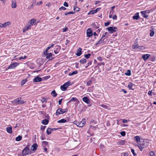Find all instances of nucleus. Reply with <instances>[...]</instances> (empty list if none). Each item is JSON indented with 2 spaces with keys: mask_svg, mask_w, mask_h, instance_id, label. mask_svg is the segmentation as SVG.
Here are the masks:
<instances>
[{
  "mask_svg": "<svg viewBox=\"0 0 156 156\" xmlns=\"http://www.w3.org/2000/svg\"><path fill=\"white\" fill-rule=\"evenodd\" d=\"M12 102L13 105H16L19 104H23L26 103V101H22L20 98H18L14 99L12 101Z\"/></svg>",
  "mask_w": 156,
  "mask_h": 156,
  "instance_id": "1",
  "label": "nucleus"
},
{
  "mask_svg": "<svg viewBox=\"0 0 156 156\" xmlns=\"http://www.w3.org/2000/svg\"><path fill=\"white\" fill-rule=\"evenodd\" d=\"M31 154V151L28 147H26L22 151V154L23 155L25 156L29 155Z\"/></svg>",
  "mask_w": 156,
  "mask_h": 156,
  "instance_id": "2",
  "label": "nucleus"
},
{
  "mask_svg": "<svg viewBox=\"0 0 156 156\" xmlns=\"http://www.w3.org/2000/svg\"><path fill=\"white\" fill-rule=\"evenodd\" d=\"M67 110L66 109H62V108H58L56 112V115H58L60 114H63L65 112H67Z\"/></svg>",
  "mask_w": 156,
  "mask_h": 156,
  "instance_id": "3",
  "label": "nucleus"
},
{
  "mask_svg": "<svg viewBox=\"0 0 156 156\" xmlns=\"http://www.w3.org/2000/svg\"><path fill=\"white\" fill-rule=\"evenodd\" d=\"M74 123L76 124L77 126L81 127L84 126L85 123V122L84 120L80 122L76 121L74 122Z\"/></svg>",
  "mask_w": 156,
  "mask_h": 156,
  "instance_id": "4",
  "label": "nucleus"
},
{
  "mask_svg": "<svg viewBox=\"0 0 156 156\" xmlns=\"http://www.w3.org/2000/svg\"><path fill=\"white\" fill-rule=\"evenodd\" d=\"M137 146L140 150L142 151L144 148L147 147V144L146 142H143L142 143L138 144Z\"/></svg>",
  "mask_w": 156,
  "mask_h": 156,
  "instance_id": "5",
  "label": "nucleus"
},
{
  "mask_svg": "<svg viewBox=\"0 0 156 156\" xmlns=\"http://www.w3.org/2000/svg\"><path fill=\"white\" fill-rule=\"evenodd\" d=\"M105 38H103L101 37V38L95 44L97 45L98 44H101V45L105 44L107 41V39L106 41L105 40Z\"/></svg>",
  "mask_w": 156,
  "mask_h": 156,
  "instance_id": "6",
  "label": "nucleus"
},
{
  "mask_svg": "<svg viewBox=\"0 0 156 156\" xmlns=\"http://www.w3.org/2000/svg\"><path fill=\"white\" fill-rule=\"evenodd\" d=\"M117 28L116 27H110L107 28V29L108 31L110 33H112L114 32H115L117 30Z\"/></svg>",
  "mask_w": 156,
  "mask_h": 156,
  "instance_id": "7",
  "label": "nucleus"
},
{
  "mask_svg": "<svg viewBox=\"0 0 156 156\" xmlns=\"http://www.w3.org/2000/svg\"><path fill=\"white\" fill-rule=\"evenodd\" d=\"M11 24L9 21L5 22L3 23H0V27H5L7 26H8Z\"/></svg>",
  "mask_w": 156,
  "mask_h": 156,
  "instance_id": "8",
  "label": "nucleus"
},
{
  "mask_svg": "<svg viewBox=\"0 0 156 156\" xmlns=\"http://www.w3.org/2000/svg\"><path fill=\"white\" fill-rule=\"evenodd\" d=\"M87 36L88 37H90L92 36L93 35V32L90 28L88 29L87 30Z\"/></svg>",
  "mask_w": 156,
  "mask_h": 156,
  "instance_id": "9",
  "label": "nucleus"
},
{
  "mask_svg": "<svg viewBox=\"0 0 156 156\" xmlns=\"http://www.w3.org/2000/svg\"><path fill=\"white\" fill-rule=\"evenodd\" d=\"M18 65V64L16 62L13 63L11 64L7 68L8 69H13L16 67Z\"/></svg>",
  "mask_w": 156,
  "mask_h": 156,
  "instance_id": "10",
  "label": "nucleus"
},
{
  "mask_svg": "<svg viewBox=\"0 0 156 156\" xmlns=\"http://www.w3.org/2000/svg\"><path fill=\"white\" fill-rule=\"evenodd\" d=\"M55 49L54 50V52L55 54L58 53L61 49V47L59 45H56L55 46Z\"/></svg>",
  "mask_w": 156,
  "mask_h": 156,
  "instance_id": "11",
  "label": "nucleus"
},
{
  "mask_svg": "<svg viewBox=\"0 0 156 156\" xmlns=\"http://www.w3.org/2000/svg\"><path fill=\"white\" fill-rule=\"evenodd\" d=\"M12 4H11V7L12 8H16V0H11Z\"/></svg>",
  "mask_w": 156,
  "mask_h": 156,
  "instance_id": "12",
  "label": "nucleus"
},
{
  "mask_svg": "<svg viewBox=\"0 0 156 156\" xmlns=\"http://www.w3.org/2000/svg\"><path fill=\"white\" fill-rule=\"evenodd\" d=\"M31 27V26L28 23L24 28L23 30V32H24L30 29Z\"/></svg>",
  "mask_w": 156,
  "mask_h": 156,
  "instance_id": "13",
  "label": "nucleus"
},
{
  "mask_svg": "<svg viewBox=\"0 0 156 156\" xmlns=\"http://www.w3.org/2000/svg\"><path fill=\"white\" fill-rule=\"evenodd\" d=\"M42 80V78L38 76H37L33 79V81L35 82H41Z\"/></svg>",
  "mask_w": 156,
  "mask_h": 156,
  "instance_id": "14",
  "label": "nucleus"
},
{
  "mask_svg": "<svg viewBox=\"0 0 156 156\" xmlns=\"http://www.w3.org/2000/svg\"><path fill=\"white\" fill-rule=\"evenodd\" d=\"M150 55L149 54H146L143 55L142 56V58L144 61L147 60L150 57Z\"/></svg>",
  "mask_w": 156,
  "mask_h": 156,
  "instance_id": "15",
  "label": "nucleus"
},
{
  "mask_svg": "<svg viewBox=\"0 0 156 156\" xmlns=\"http://www.w3.org/2000/svg\"><path fill=\"white\" fill-rule=\"evenodd\" d=\"M83 101L87 104H89L90 102L89 99L86 97H84L83 98Z\"/></svg>",
  "mask_w": 156,
  "mask_h": 156,
  "instance_id": "16",
  "label": "nucleus"
},
{
  "mask_svg": "<svg viewBox=\"0 0 156 156\" xmlns=\"http://www.w3.org/2000/svg\"><path fill=\"white\" fill-rule=\"evenodd\" d=\"M82 48H79L77 51V52L76 55L77 56H80L82 54L81 52Z\"/></svg>",
  "mask_w": 156,
  "mask_h": 156,
  "instance_id": "17",
  "label": "nucleus"
},
{
  "mask_svg": "<svg viewBox=\"0 0 156 156\" xmlns=\"http://www.w3.org/2000/svg\"><path fill=\"white\" fill-rule=\"evenodd\" d=\"M37 147L38 146L37 145V144L35 143L31 147V149L33 151H35L37 149Z\"/></svg>",
  "mask_w": 156,
  "mask_h": 156,
  "instance_id": "18",
  "label": "nucleus"
},
{
  "mask_svg": "<svg viewBox=\"0 0 156 156\" xmlns=\"http://www.w3.org/2000/svg\"><path fill=\"white\" fill-rule=\"evenodd\" d=\"M147 11H141L140 12L142 16L144 18H147L148 16L146 14Z\"/></svg>",
  "mask_w": 156,
  "mask_h": 156,
  "instance_id": "19",
  "label": "nucleus"
},
{
  "mask_svg": "<svg viewBox=\"0 0 156 156\" xmlns=\"http://www.w3.org/2000/svg\"><path fill=\"white\" fill-rule=\"evenodd\" d=\"M36 20V19H31L28 22V23L32 26L35 22Z\"/></svg>",
  "mask_w": 156,
  "mask_h": 156,
  "instance_id": "20",
  "label": "nucleus"
},
{
  "mask_svg": "<svg viewBox=\"0 0 156 156\" xmlns=\"http://www.w3.org/2000/svg\"><path fill=\"white\" fill-rule=\"evenodd\" d=\"M139 13L136 12L135 15L133 16V19L134 20H137L139 18Z\"/></svg>",
  "mask_w": 156,
  "mask_h": 156,
  "instance_id": "21",
  "label": "nucleus"
},
{
  "mask_svg": "<svg viewBox=\"0 0 156 156\" xmlns=\"http://www.w3.org/2000/svg\"><path fill=\"white\" fill-rule=\"evenodd\" d=\"M6 130L7 132L10 134L12 133V128L11 127H7L6 128Z\"/></svg>",
  "mask_w": 156,
  "mask_h": 156,
  "instance_id": "22",
  "label": "nucleus"
},
{
  "mask_svg": "<svg viewBox=\"0 0 156 156\" xmlns=\"http://www.w3.org/2000/svg\"><path fill=\"white\" fill-rule=\"evenodd\" d=\"M125 142V140H120L117 143V144L119 145H123L124 144Z\"/></svg>",
  "mask_w": 156,
  "mask_h": 156,
  "instance_id": "23",
  "label": "nucleus"
},
{
  "mask_svg": "<svg viewBox=\"0 0 156 156\" xmlns=\"http://www.w3.org/2000/svg\"><path fill=\"white\" fill-rule=\"evenodd\" d=\"M78 101V100L76 98H75V97H73L68 102V103H69L71 102L72 101Z\"/></svg>",
  "mask_w": 156,
  "mask_h": 156,
  "instance_id": "24",
  "label": "nucleus"
},
{
  "mask_svg": "<svg viewBox=\"0 0 156 156\" xmlns=\"http://www.w3.org/2000/svg\"><path fill=\"white\" fill-rule=\"evenodd\" d=\"M139 46H138V45L137 43V42H135L134 43L132 47L134 49L137 48L139 47Z\"/></svg>",
  "mask_w": 156,
  "mask_h": 156,
  "instance_id": "25",
  "label": "nucleus"
},
{
  "mask_svg": "<svg viewBox=\"0 0 156 156\" xmlns=\"http://www.w3.org/2000/svg\"><path fill=\"white\" fill-rule=\"evenodd\" d=\"M133 85V83L131 82H129V84H128V88L130 90H133V89L132 88Z\"/></svg>",
  "mask_w": 156,
  "mask_h": 156,
  "instance_id": "26",
  "label": "nucleus"
},
{
  "mask_svg": "<svg viewBox=\"0 0 156 156\" xmlns=\"http://www.w3.org/2000/svg\"><path fill=\"white\" fill-rule=\"evenodd\" d=\"M67 87L64 84L62 85L60 87V88L61 90L62 91H65L67 88Z\"/></svg>",
  "mask_w": 156,
  "mask_h": 156,
  "instance_id": "27",
  "label": "nucleus"
},
{
  "mask_svg": "<svg viewBox=\"0 0 156 156\" xmlns=\"http://www.w3.org/2000/svg\"><path fill=\"white\" fill-rule=\"evenodd\" d=\"M48 122V121L47 119H44L42 121V123L45 125H47Z\"/></svg>",
  "mask_w": 156,
  "mask_h": 156,
  "instance_id": "28",
  "label": "nucleus"
},
{
  "mask_svg": "<svg viewBox=\"0 0 156 156\" xmlns=\"http://www.w3.org/2000/svg\"><path fill=\"white\" fill-rule=\"evenodd\" d=\"M51 128H48L47 130V133L48 135L50 134L51 133Z\"/></svg>",
  "mask_w": 156,
  "mask_h": 156,
  "instance_id": "29",
  "label": "nucleus"
},
{
  "mask_svg": "<svg viewBox=\"0 0 156 156\" xmlns=\"http://www.w3.org/2000/svg\"><path fill=\"white\" fill-rule=\"evenodd\" d=\"M67 122V121L66 119H62L60 120H59L57 121L58 123H64Z\"/></svg>",
  "mask_w": 156,
  "mask_h": 156,
  "instance_id": "30",
  "label": "nucleus"
},
{
  "mask_svg": "<svg viewBox=\"0 0 156 156\" xmlns=\"http://www.w3.org/2000/svg\"><path fill=\"white\" fill-rule=\"evenodd\" d=\"M135 140L137 142L139 141L140 140V138L139 136H136L134 137Z\"/></svg>",
  "mask_w": 156,
  "mask_h": 156,
  "instance_id": "31",
  "label": "nucleus"
},
{
  "mask_svg": "<svg viewBox=\"0 0 156 156\" xmlns=\"http://www.w3.org/2000/svg\"><path fill=\"white\" fill-rule=\"evenodd\" d=\"M51 95L54 97H55L57 95L55 90H53L51 92Z\"/></svg>",
  "mask_w": 156,
  "mask_h": 156,
  "instance_id": "32",
  "label": "nucleus"
},
{
  "mask_svg": "<svg viewBox=\"0 0 156 156\" xmlns=\"http://www.w3.org/2000/svg\"><path fill=\"white\" fill-rule=\"evenodd\" d=\"M87 60L85 59H81L80 61V62L83 64H84L86 62Z\"/></svg>",
  "mask_w": 156,
  "mask_h": 156,
  "instance_id": "33",
  "label": "nucleus"
},
{
  "mask_svg": "<svg viewBox=\"0 0 156 156\" xmlns=\"http://www.w3.org/2000/svg\"><path fill=\"white\" fill-rule=\"evenodd\" d=\"M96 13V12L95 10H91L88 13V14L89 15H91V14H94Z\"/></svg>",
  "mask_w": 156,
  "mask_h": 156,
  "instance_id": "34",
  "label": "nucleus"
},
{
  "mask_svg": "<svg viewBox=\"0 0 156 156\" xmlns=\"http://www.w3.org/2000/svg\"><path fill=\"white\" fill-rule=\"evenodd\" d=\"M125 74L128 76H129L131 75V70H128L127 72L125 73Z\"/></svg>",
  "mask_w": 156,
  "mask_h": 156,
  "instance_id": "35",
  "label": "nucleus"
},
{
  "mask_svg": "<svg viewBox=\"0 0 156 156\" xmlns=\"http://www.w3.org/2000/svg\"><path fill=\"white\" fill-rule=\"evenodd\" d=\"M109 34L107 32H105L104 34H103L102 37L103 38H105L104 37L107 36L106 37H107L108 36Z\"/></svg>",
  "mask_w": 156,
  "mask_h": 156,
  "instance_id": "36",
  "label": "nucleus"
},
{
  "mask_svg": "<svg viewBox=\"0 0 156 156\" xmlns=\"http://www.w3.org/2000/svg\"><path fill=\"white\" fill-rule=\"evenodd\" d=\"M92 26L93 27V28L95 30L98 29L99 28V27L98 26H96V25L95 24V23L92 24Z\"/></svg>",
  "mask_w": 156,
  "mask_h": 156,
  "instance_id": "37",
  "label": "nucleus"
},
{
  "mask_svg": "<svg viewBox=\"0 0 156 156\" xmlns=\"http://www.w3.org/2000/svg\"><path fill=\"white\" fill-rule=\"evenodd\" d=\"M145 47L143 46H139V47L137 48L139 50H143L145 49Z\"/></svg>",
  "mask_w": 156,
  "mask_h": 156,
  "instance_id": "38",
  "label": "nucleus"
},
{
  "mask_svg": "<svg viewBox=\"0 0 156 156\" xmlns=\"http://www.w3.org/2000/svg\"><path fill=\"white\" fill-rule=\"evenodd\" d=\"M78 73L77 71L76 70L75 71H74L73 72H72V73H70L69 75V76H71L74 74H77Z\"/></svg>",
  "mask_w": 156,
  "mask_h": 156,
  "instance_id": "39",
  "label": "nucleus"
},
{
  "mask_svg": "<svg viewBox=\"0 0 156 156\" xmlns=\"http://www.w3.org/2000/svg\"><path fill=\"white\" fill-rule=\"evenodd\" d=\"M22 138V137L21 136H18L16 138V140L18 141H20L21 140Z\"/></svg>",
  "mask_w": 156,
  "mask_h": 156,
  "instance_id": "40",
  "label": "nucleus"
},
{
  "mask_svg": "<svg viewBox=\"0 0 156 156\" xmlns=\"http://www.w3.org/2000/svg\"><path fill=\"white\" fill-rule=\"evenodd\" d=\"M52 56V54L51 53H50L47 54L46 58H50Z\"/></svg>",
  "mask_w": 156,
  "mask_h": 156,
  "instance_id": "41",
  "label": "nucleus"
},
{
  "mask_svg": "<svg viewBox=\"0 0 156 156\" xmlns=\"http://www.w3.org/2000/svg\"><path fill=\"white\" fill-rule=\"evenodd\" d=\"M73 10L77 12L80 10V8L76 7H74Z\"/></svg>",
  "mask_w": 156,
  "mask_h": 156,
  "instance_id": "42",
  "label": "nucleus"
},
{
  "mask_svg": "<svg viewBox=\"0 0 156 156\" xmlns=\"http://www.w3.org/2000/svg\"><path fill=\"white\" fill-rule=\"evenodd\" d=\"M154 34V32L153 30H150V36L151 37H152Z\"/></svg>",
  "mask_w": 156,
  "mask_h": 156,
  "instance_id": "43",
  "label": "nucleus"
},
{
  "mask_svg": "<svg viewBox=\"0 0 156 156\" xmlns=\"http://www.w3.org/2000/svg\"><path fill=\"white\" fill-rule=\"evenodd\" d=\"M99 106H101V107L103 108H104L106 109H107L108 108V106L107 105H105L101 104Z\"/></svg>",
  "mask_w": 156,
  "mask_h": 156,
  "instance_id": "44",
  "label": "nucleus"
},
{
  "mask_svg": "<svg viewBox=\"0 0 156 156\" xmlns=\"http://www.w3.org/2000/svg\"><path fill=\"white\" fill-rule=\"evenodd\" d=\"M91 54H88L85 55L84 57L88 59L89 58Z\"/></svg>",
  "mask_w": 156,
  "mask_h": 156,
  "instance_id": "45",
  "label": "nucleus"
},
{
  "mask_svg": "<svg viewBox=\"0 0 156 156\" xmlns=\"http://www.w3.org/2000/svg\"><path fill=\"white\" fill-rule=\"evenodd\" d=\"M113 11H110V14H109V17L110 18H112L113 16L112 15V14H113Z\"/></svg>",
  "mask_w": 156,
  "mask_h": 156,
  "instance_id": "46",
  "label": "nucleus"
},
{
  "mask_svg": "<svg viewBox=\"0 0 156 156\" xmlns=\"http://www.w3.org/2000/svg\"><path fill=\"white\" fill-rule=\"evenodd\" d=\"M42 144H44V146H46L48 144V142L46 141H43L42 142Z\"/></svg>",
  "mask_w": 156,
  "mask_h": 156,
  "instance_id": "47",
  "label": "nucleus"
},
{
  "mask_svg": "<svg viewBox=\"0 0 156 156\" xmlns=\"http://www.w3.org/2000/svg\"><path fill=\"white\" fill-rule=\"evenodd\" d=\"M90 129H92L95 130L98 127L97 126H95L90 125Z\"/></svg>",
  "mask_w": 156,
  "mask_h": 156,
  "instance_id": "48",
  "label": "nucleus"
},
{
  "mask_svg": "<svg viewBox=\"0 0 156 156\" xmlns=\"http://www.w3.org/2000/svg\"><path fill=\"white\" fill-rule=\"evenodd\" d=\"M27 82V80H23L21 83V85H22L24 84Z\"/></svg>",
  "mask_w": 156,
  "mask_h": 156,
  "instance_id": "49",
  "label": "nucleus"
},
{
  "mask_svg": "<svg viewBox=\"0 0 156 156\" xmlns=\"http://www.w3.org/2000/svg\"><path fill=\"white\" fill-rule=\"evenodd\" d=\"M150 154L151 156H155L154 152L151 151L150 152Z\"/></svg>",
  "mask_w": 156,
  "mask_h": 156,
  "instance_id": "50",
  "label": "nucleus"
},
{
  "mask_svg": "<svg viewBox=\"0 0 156 156\" xmlns=\"http://www.w3.org/2000/svg\"><path fill=\"white\" fill-rule=\"evenodd\" d=\"M70 82L68 81L66 82L64 84L67 87H68L69 85Z\"/></svg>",
  "mask_w": 156,
  "mask_h": 156,
  "instance_id": "51",
  "label": "nucleus"
},
{
  "mask_svg": "<svg viewBox=\"0 0 156 156\" xmlns=\"http://www.w3.org/2000/svg\"><path fill=\"white\" fill-rule=\"evenodd\" d=\"M120 134L122 136H124L126 135V133L125 131H123L121 132H120Z\"/></svg>",
  "mask_w": 156,
  "mask_h": 156,
  "instance_id": "52",
  "label": "nucleus"
},
{
  "mask_svg": "<svg viewBox=\"0 0 156 156\" xmlns=\"http://www.w3.org/2000/svg\"><path fill=\"white\" fill-rule=\"evenodd\" d=\"M92 82V81L91 80H90L88 81V82H87V85L88 86H89L91 84Z\"/></svg>",
  "mask_w": 156,
  "mask_h": 156,
  "instance_id": "53",
  "label": "nucleus"
},
{
  "mask_svg": "<svg viewBox=\"0 0 156 156\" xmlns=\"http://www.w3.org/2000/svg\"><path fill=\"white\" fill-rule=\"evenodd\" d=\"M131 151L134 156H135L136 155V154L135 153L134 150L133 149H132Z\"/></svg>",
  "mask_w": 156,
  "mask_h": 156,
  "instance_id": "54",
  "label": "nucleus"
},
{
  "mask_svg": "<svg viewBox=\"0 0 156 156\" xmlns=\"http://www.w3.org/2000/svg\"><path fill=\"white\" fill-rule=\"evenodd\" d=\"M27 58V56H22V57H20L19 58V60H20L21 59H25L26 58Z\"/></svg>",
  "mask_w": 156,
  "mask_h": 156,
  "instance_id": "55",
  "label": "nucleus"
},
{
  "mask_svg": "<svg viewBox=\"0 0 156 156\" xmlns=\"http://www.w3.org/2000/svg\"><path fill=\"white\" fill-rule=\"evenodd\" d=\"M63 32H66L68 30V28L67 27H65V28H63L62 29Z\"/></svg>",
  "mask_w": 156,
  "mask_h": 156,
  "instance_id": "56",
  "label": "nucleus"
},
{
  "mask_svg": "<svg viewBox=\"0 0 156 156\" xmlns=\"http://www.w3.org/2000/svg\"><path fill=\"white\" fill-rule=\"evenodd\" d=\"M110 23L109 22H107L105 23V27L107 26L110 24Z\"/></svg>",
  "mask_w": 156,
  "mask_h": 156,
  "instance_id": "57",
  "label": "nucleus"
},
{
  "mask_svg": "<svg viewBox=\"0 0 156 156\" xmlns=\"http://www.w3.org/2000/svg\"><path fill=\"white\" fill-rule=\"evenodd\" d=\"M42 4V2L40 1V2H37L36 3V5H40Z\"/></svg>",
  "mask_w": 156,
  "mask_h": 156,
  "instance_id": "58",
  "label": "nucleus"
},
{
  "mask_svg": "<svg viewBox=\"0 0 156 156\" xmlns=\"http://www.w3.org/2000/svg\"><path fill=\"white\" fill-rule=\"evenodd\" d=\"M66 9V8L63 6H62L59 8L60 10H65Z\"/></svg>",
  "mask_w": 156,
  "mask_h": 156,
  "instance_id": "59",
  "label": "nucleus"
},
{
  "mask_svg": "<svg viewBox=\"0 0 156 156\" xmlns=\"http://www.w3.org/2000/svg\"><path fill=\"white\" fill-rule=\"evenodd\" d=\"M63 5L65 6H66V7H68L69 6L68 3L66 2H64Z\"/></svg>",
  "mask_w": 156,
  "mask_h": 156,
  "instance_id": "60",
  "label": "nucleus"
},
{
  "mask_svg": "<svg viewBox=\"0 0 156 156\" xmlns=\"http://www.w3.org/2000/svg\"><path fill=\"white\" fill-rule=\"evenodd\" d=\"M97 59L99 61H101L102 60V58L101 57H98L97 58Z\"/></svg>",
  "mask_w": 156,
  "mask_h": 156,
  "instance_id": "61",
  "label": "nucleus"
},
{
  "mask_svg": "<svg viewBox=\"0 0 156 156\" xmlns=\"http://www.w3.org/2000/svg\"><path fill=\"white\" fill-rule=\"evenodd\" d=\"M117 17L116 15H114L113 16L112 18L113 20H116L117 19Z\"/></svg>",
  "mask_w": 156,
  "mask_h": 156,
  "instance_id": "62",
  "label": "nucleus"
},
{
  "mask_svg": "<svg viewBox=\"0 0 156 156\" xmlns=\"http://www.w3.org/2000/svg\"><path fill=\"white\" fill-rule=\"evenodd\" d=\"M101 28H98L97 30H96V31L97 32L99 33L100 32V31H101Z\"/></svg>",
  "mask_w": 156,
  "mask_h": 156,
  "instance_id": "63",
  "label": "nucleus"
},
{
  "mask_svg": "<svg viewBox=\"0 0 156 156\" xmlns=\"http://www.w3.org/2000/svg\"><path fill=\"white\" fill-rule=\"evenodd\" d=\"M106 125L108 126H109L110 125V122L109 121H108L107 122Z\"/></svg>",
  "mask_w": 156,
  "mask_h": 156,
  "instance_id": "64",
  "label": "nucleus"
}]
</instances>
